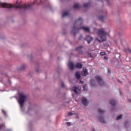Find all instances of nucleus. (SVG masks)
<instances>
[{"instance_id":"nucleus-43","label":"nucleus","mask_w":131,"mask_h":131,"mask_svg":"<svg viewBox=\"0 0 131 131\" xmlns=\"http://www.w3.org/2000/svg\"><path fill=\"white\" fill-rule=\"evenodd\" d=\"M120 34V33H118V34Z\"/></svg>"},{"instance_id":"nucleus-1","label":"nucleus","mask_w":131,"mask_h":131,"mask_svg":"<svg viewBox=\"0 0 131 131\" xmlns=\"http://www.w3.org/2000/svg\"><path fill=\"white\" fill-rule=\"evenodd\" d=\"M93 31L97 36L99 37L101 39H99L98 38H96V40L99 42H103L106 39V36L107 34V32L105 28H101L98 29L93 28Z\"/></svg>"},{"instance_id":"nucleus-8","label":"nucleus","mask_w":131,"mask_h":131,"mask_svg":"<svg viewBox=\"0 0 131 131\" xmlns=\"http://www.w3.org/2000/svg\"><path fill=\"white\" fill-rule=\"evenodd\" d=\"M10 8L12 7V5L5 3H2L0 1V7Z\"/></svg>"},{"instance_id":"nucleus-5","label":"nucleus","mask_w":131,"mask_h":131,"mask_svg":"<svg viewBox=\"0 0 131 131\" xmlns=\"http://www.w3.org/2000/svg\"><path fill=\"white\" fill-rule=\"evenodd\" d=\"M18 0H17L16 4L14 5V8H19L20 9L23 8L25 9H26L30 8L31 7V5H27L25 4L21 5L20 2L19 3H18Z\"/></svg>"},{"instance_id":"nucleus-18","label":"nucleus","mask_w":131,"mask_h":131,"mask_svg":"<svg viewBox=\"0 0 131 131\" xmlns=\"http://www.w3.org/2000/svg\"><path fill=\"white\" fill-rule=\"evenodd\" d=\"M110 103L113 106H115L116 105L115 101L113 100H110Z\"/></svg>"},{"instance_id":"nucleus-22","label":"nucleus","mask_w":131,"mask_h":131,"mask_svg":"<svg viewBox=\"0 0 131 131\" xmlns=\"http://www.w3.org/2000/svg\"><path fill=\"white\" fill-rule=\"evenodd\" d=\"M122 116L123 115L122 114H121L118 115L116 117V119L117 120H119L122 118Z\"/></svg>"},{"instance_id":"nucleus-40","label":"nucleus","mask_w":131,"mask_h":131,"mask_svg":"<svg viewBox=\"0 0 131 131\" xmlns=\"http://www.w3.org/2000/svg\"><path fill=\"white\" fill-rule=\"evenodd\" d=\"M117 81L119 82H121V81L119 80H117Z\"/></svg>"},{"instance_id":"nucleus-9","label":"nucleus","mask_w":131,"mask_h":131,"mask_svg":"<svg viewBox=\"0 0 131 131\" xmlns=\"http://www.w3.org/2000/svg\"><path fill=\"white\" fill-rule=\"evenodd\" d=\"M83 29L84 31L87 32H90V29L88 27H80L77 28V30L78 31H77V33H79V30L80 29Z\"/></svg>"},{"instance_id":"nucleus-24","label":"nucleus","mask_w":131,"mask_h":131,"mask_svg":"<svg viewBox=\"0 0 131 131\" xmlns=\"http://www.w3.org/2000/svg\"><path fill=\"white\" fill-rule=\"evenodd\" d=\"M121 43L122 45H124L126 44L125 41L121 39Z\"/></svg>"},{"instance_id":"nucleus-10","label":"nucleus","mask_w":131,"mask_h":131,"mask_svg":"<svg viewBox=\"0 0 131 131\" xmlns=\"http://www.w3.org/2000/svg\"><path fill=\"white\" fill-rule=\"evenodd\" d=\"M93 38L90 36H87L85 38V40L87 41L88 44L90 43L91 41H92Z\"/></svg>"},{"instance_id":"nucleus-44","label":"nucleus","mask_w":131,"mask_h":131,"mask_svg":"<svg viewBox=\"0 0 131 131\" xmlns=\"http://www.w3.org/2000/svg\"><path fill=\"white\" fill-rule=\"evenodd\" d=\"M61 1H62V0H60Z\"/></svg>"},{"instance_id":"nucleus-20","label":"nucleus","mask_w":131,"mask_h":131,"mask_svg":"<svg viewBox=\"0 0 131 131\" xmlns=\"http://www.w3.org/2000/svg\"><path fill=\"white\" fill-rule=\"evenodd\" d=\"M66 17V11L64 10L62 12V13L61 15V18L63 19L64 17Z\"/></svg>"},{"instance_id":"nucleus-28","label":"nucleus","mask_w":131,"mask_h":131,"mask_svg":"<svg viewBox=\"0 0 131 131\" xmlns=\"http://www.w3.org/2000/svg\"><path fill=\"white\" fill-rule=\"evenodd\" d=\"M73 114L75 115V114L73 113H69L68 114V116H71Z\"/></svg>"},{"instance_id":"nucleus-26","label":"nucleus","mask_w":131,"mask_h":131,"mask_svg":"<svg viewBox=\"0 0 131 131\" xmlns=\"http://www.w3.org/2000/svg\"><path fill=\"white\" fill-rule=\"evenodd\" d=\"M91 85L92 86L94 85H95V82L93 80H91Z\"/></svg>"},{"instance_id":"nucleus-34","label":"nucleus","mask_w":131,"mask_h":131,"mask_svg":"<svg viewBox=\"0 0 131 131\" xmlns=\"http://www.w3.org/2000/svg\"><path fill=\"white\" fill-rule=\"evenodd\" d=\"M104 59L105 60H107V59L108 58L106 56H104Z\"/></svg>"},{"instance_id":"nucleus-38","label":"nucleus","mask_w":131,"mask_h":131,"mask_svg":"<svg viewBox=\"0 0 131 131\" xmlns=\"http://www.w3.org/2000/svg\"><path fill=\"white\" fill-rule=\"evenodd\" d=\"M2 111H3V112L4 113V114H5V115H6V113H5V112H4V110H3Z\"/></svg>"},{"instance_id":"nucleus-29","label":"nucleus","mask_w":131,"mask_h":131,"mask_svg":"<svg viewBox=\"0 0 131 131\" xmlns=\"http://www.w3.org/2000/svg\"><path fill=\"white\" fill-rule=\"evenodd\" d=\"M71 123L70 122H66V124L68 125V126H70Z\"/></svg>"},{"instance_id":"nucleus-19","label":"nucleus","mask_w":131,"mask_h":131,"mask_svg":"<svg viewBox=\"0 0 131 131\" xmlns=\"http://www.w3.org/2000/svg\"><path fill=\"white\" fill-rule=\"evenodd\" d=\"M82 64L80 63H77L76 65L77 67L79 69L81 68L82 67Z\"/></svg>"},{"instance_id":"nucleus-32","label":"nucleus","mask_w":131,"mask_h":131,"mask_svg":"<svg viewBox=\"0 0 131 131\" xmlns=\"http://www.w3.org/2000/svg\"><path fill=\"white\" fill-rule=\"evenodd\" d=\"M36 71V72L37 73H39L40 71V70L39 69H37Z\"/></svg>"},{"instance_id":"nucleus-35","label":"nucleus","mask_w":131,"mask_h":131,"mask_svg":"<svg viewBox=\"0 0 131 131\" xmlns=\"http://www.w3.org/2000/svg\"><path fill=\"white\" fill-rule=\"evenodd\" d=\"M106 1V3L108 5H109V2L108 0H105Z\"/></svg>"},{"instance_id":"nucleus-23","label":"nucleus","mask_w":131,"mask_h":131,"mask_svg":"<svg viewBox=\"0 0 131 131\" xmlns=\"http://www.w3.org/2000/svg\"><path fill=\"white\" fill-rule=\"evenodd\" d=\"M99 18L102 21H103L104 18V17L103 15H101L99 16Z\"/></svg>"},{"instance_id":"nucleus-3","label":"nucleus","mask_w":131,"mask_h":131,"mask_svg":"<svg viewBox=\"0 0 131 131\" xmlns=\"http://www.w3.org/2000/svg\"><path fill=\"white\" fill-rule=\"evenodd\" d=\"M19 99L18 100V102L20 105L21 110L24 111L23 108L24 106V103L26 101L27 97V96L21 93L19 95Z\"/></svg>"},{"instance_id":"nucleus-41","label":"nucleus","mask_w":131,"mask_h":131,"mask_svg":"<svg viewBox=\"0 0 131 131\" xmlns=\"http://www.w3.org/2000/svg\"><path fill=\"white\" fill-rule=\"evenodd\" d=\"M75 117L76 118H78V117L77 116H75Z\"/></svg>"},{"instance_id":"nucleus-36","label":"nucleus","mask_w":131,"mask_h":131,"mask_svg":"<svg viewBox=\"0 0 131 131\" xmlns=\"http://www.w3.org/2000/svg\"><path fill=\"white\" fill-rule=\"evenodd\" d=\"M127 51L128 52H129L130 53L131 52V51H130V50L129 49H128L127 50Z\"/></svg>"},{"instance_id":"nucleus-30","label":"nucleus","mask_w":131,"mask_h":131,"mask_svg":"<svg viewBox=\"0 0 131 131\" xmlns=\"http://www.w3.org/2000/svg\"><path fill=\"white\" fill-rule=\"evenodd\" d=\"M88 55L89 57H92V55L91 53H88Z\"/></svg>"},{"instance_id":"nucleus-11","label":"nucleus","mask_w":131,"mask_h":131,"mask_svg":"<svg viewBox=\"0 0 131 131\" xmlns=\"http://www.w3.org/2000/svg\"><path fill=\"white\" fill-rule=\"evenodd\" d=\"M68 66L69 68L71 70H73L75 68L74 64L72 62H69L68 63Z\"/></svg>"},{"instance_id":"nucleus-14","label":"nucleus","mask_w":131,"mask_h":131,"mask_svg":"<svg viewBox=\"0 0 131 131\" xmlns=\"http://www.w3.org/2000/svg\"><path fill=\"white\" fill-rule=\"evenodd\" d=\"M83 71L81 72L83 76H85L88 74V70L85 68L84 70V68L83 69Z\"/></svg>"},{"instance_id":"nucleus-15","label":"nucleus","mask_w":131,"mask_h":131,"mask_svg":"<svg viewBox=\"0 0 131 131\" xmlns=\"http://www.w3.org/2000/svg\"><path fill=\"white\" fill-rule=\"evenodd\" d=\"M81 7L79 3H76L73 6V8L75 9H78Z\"/></svg>"},{"instance_id":"nucleus-27","label":"nucleus","mask_w":131,"mask_h":131,"mask_svg":"<svg viewBox=\"0 0 131 131\" xmlns=\"http://www.w3.org/2000/svg\"><path fill=\"white\" fill-rule=\"evenodd\" d=\"M84 38L82 35H80L79 37V40H82Z\"/></svg>"},{"instance_id":"nucleus-6","label":"nucleus","mask_w":131,"mask_h":131,"mask_svg":"<svg viewBox=\"0 0 131 131\" xmlns=\"http://www.w3.org/2000/svg\"><path fill=\"white\" fill-rule=\"evenodd\" d=\"M95 79L96 82L100 84L103 85L105 83L102 77L100 76L97 75H96Z\"/></svg>"},{"instance_id":"nucleus-2","label":"nucleus","mask_w":131,"mask_h":131,"mask_svg":"<svg viewBox=\"0 0 131 131\" xmlns=\"http://www.w3.org/2000/svg\"><path fill=\"white\" fill-rule=\"evenodd\" d=\"M83 22V20L81 18H79L75 20L71 31V34L74 36H75L77 33L78 30H77V28L80 27H81V25Z\"/></svg>"},{"instance_id":"nucleus-25","label":"nucleus","mask_w":131,"mask_h":131,"mask_svg":"<svg viewBox=\"0 0 131 131\" xmlns=\"http://www.w3.org/2000/svg\"><path fill=\"white\" fill-rule=\"evenodd\" d=\"M61 87L62 88H64V87H65L64 83V82H61Z\"/></svg>"},{"instance_id":"nucleus-17","label":"nucleus","mask_w":131,"mask_h":131,"mask_svg":"<svg viewBox=\"0 0 131 131\" xmlns=\"http://www.w3.org/2000/svg\"><path fill=\"white\" fill-rule=\"evenodd\" d=\"M91 3L89 2L86 3H85L83 5V7H84L88 8L91 6Z\"/></svg>"},{"instance_id":"nucleus-39","label":"nucleus","mask_w":131,"mask_h":131,"mask_svg":"<svg viewBox=\"0 0 131 131\" xmlns=\"http://www.w3.org/2000/svg\"><path fill=\"white\" fill-rule=\"evenodd\" d=\"M104 12L105 13V15L106 14V11H105V12H103V11H102V13H104Z\"/></svg>"},{"instance_id":"nucleus-7","label":"nucleus","mask_w":131,"mask_h":131,"mask_svg":"<svg viewBox=\"0 0 131 131\" xmlns=\"http://www.w3.org/2000/svg\"><path fill=\"white\" fill-rule=\"evenodd\" d=\"M89 101L88 99L84 97H83L82 99V104L83 106H87L89 104Z\"/></svg>"},{"instance_id":"nucleus-21","label":"nucleus","mask_w":131,"mask_h":131,"mask_svg":"<svg viewBox=\"0 0 131 131\" xmlns=\"http://www.w3.org/2000/svg\"><path fill=\"white\" fill-rule=\"evenodd\" d=\"M25 68V65H23L20 67L19 70L20 71H23L24 70Z\"/></svg>"},{"instance_id":"nucleus-16","label":"nucleus","mask_w":131,"mask_h":131,"mask_svg":"<svg viewBox=\"0 0 131 131\" xmlns=\"http://www.w3.org/2000/svg\"><path fill=\"white\" fill-rule=\"evenodd\" d=\"M75 76L77 79H80L81 76L80 72L78 71L75 74Z\"/></svg>"},{"instance_id":"nucleus-42","label":"nucleus","mask_w":131,"mask_h":131,"mask_svg":"<svg viewBox=\"0 0 131 131\" xmlns=\"http://www.w3.org/2000/svg\"><path fill=\"white\" fill-rule=\"evenodd\" d=\"M63 34H65V33L64 32H63Z\"/></svg>"},{"instance_id":"nucleus-33","label":"nucleus","mask_w":131,"mask_h":131,"mask_svg":"<svg viewBox=\"0 0 131 131\" xmlns=\"http://www.w3.org/2000/svg\"><path fill=\"white\" fill-rule=\"evenodd\" d=\"M105 54V53L104 52H102L101 53V55H104Z\"/></svg>"},{"instance_id":"nucleus-37","label":"nucleus","mask_w":131,"mask_h":131,"mask_svg":"<svg viewBox=\"0 0 131 131\" xmlns=\"http://www.w3.org/2000/svg\"><path fill=\"white\" fill-rule=\"evenodd\" d=\"M121 66L123 68H124V65L123 64H122V65H121Z\"/></svg>"},{"instance_id":"nucleus-13","label":"nucleus","mask_w":131,"mask_h":131,"mask_svg":"<svg viewBox=\"0 0 131 131\" xmlns=\"http://www.w3.org/2000/svg\"><path fill=\"white\" fill-rule=\"evenodd\" d=\"M83 48V47L81 46L76 48L75 50L78 51L80 54H82L83 53V51L82 49Z\"/></svg>"},{"instance_id":"nucleus-12","label":"nucleus","mask_w":131,"mask_h":131,"mask_svg":"<svg viewBox=\"0 0 131 131\" xmlns=\"http://www.w3.org/2000/svg\"><path fill=\"white\" fill-rule=\"evenodd\" d=\"M73 91L77 94H78L80 92V89L77 87H74L72 88Z\"/></svg>"},{"instance_id":"nucleus-31","label":"nucleus","mask_w":131,"mask_h":131,"mask_svg":"<svg viewBox=\"0 0 131 131\" xmlns=\"http://www.w3.org/2000/svg\"><path fill=\"white\" fill-rule=\"evenodd\" d=\"M66 17L68 15H69L70 14V13H69V12H68L66 11Z\"/></svg>"},{"instance_id":"nucleus-4","label":"nucleus","mask_w":131,"mask_h":131,"mask_svg":"<svg viewBox=\"0 0 131 131\" xmlns=\"http://www.w3.org/2000/svg\"><path fill=\"white\" fill-rule=\"evenodd\" d=\"M97 111L100 115V117L98 116L97 117L98 120L100 123H104L105 121L103 114L105 113V110L101 108H98Z\"/></svg>"}]
</instances>
